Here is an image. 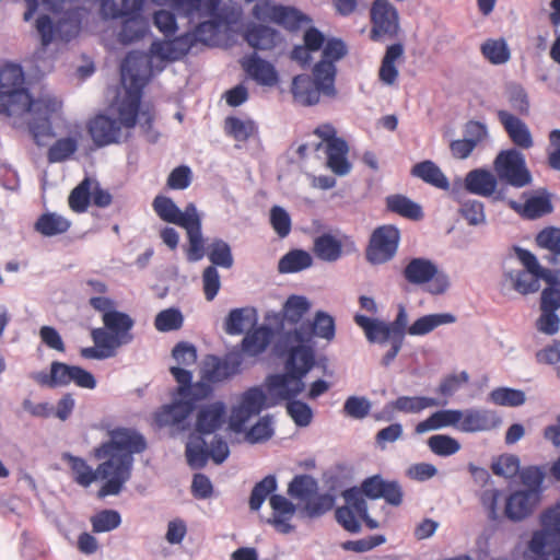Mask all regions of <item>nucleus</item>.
Segmentation results:
<instances>
[{
  "instance_id": "obj_41",
  "label": "nucleus",
  "mask_w": 560,
  "mask_h": 560,
  "mask_svg": "<svg viewBox=\"0 0 560 560\" xmlns=\"http://www.w3.org/2000/svg\"><path fill=\"white\" fill-rule=\"evenodd\" d=\"M313 252L317 258L325 261H336L342 255V243L329 233L314 240Z\"/></svg>"
},
{
  "instance_id": "obj_27",
  "label": "nucleus",
  "mask_w": 560,
  "mask_h": 560,
  "mask_svg": "<svg viewBox=\"0 0 560 560\" xmlns=\"http://www.w3.org/2000/svg\"><path fill=\"white\" fill-rule=\"evenodd\" d=\"M291 93L295 103L302 106H312L319 102L322 90L306 74L293 78Z\"/></svg>"
},
{
  "instance_id": "obj_42",
  "label": "nucleus",
  "mask_w": 560,
  "mask_h": 560,
  "mask_svg": "<svg viewBox=\"0 0 560 560\" xmlns=\"http://www.w3.org/2000/svg\"><path fill=\"white\" fill-rule=\"evenodd\" d=\"M240 361L221 360L212 358L211 363L203 372V380L211 383L222 382L240 371Z\"/></svg>"
},
{
  "instance_id": "obj_18",
  "label": "nucleus",
  "mask_w": 560,
  "mask_h": 560,
  "mask_svg": "<svg viewBox=\"0 0 560 560\" xmlns=\"http://www.w3.org/2000/svg\"><path fill=\"white\" fill-rule=\"evenodd\" d=\"M291 346L288 351V358L285 361V370L292 371L299 376L303 377L314 368L315 365V351L312 346L304 343H287Z\"/></svg>"
},
{
  "instance_id": "obj_23",
  "label": "nucleus",
  "mask_w": 560,
  "mask_h": 560,
  "mask_svg": "<svg viewBox=\"0 0 560 560\" xmlns=\"http://www.w3.org/2000/svg\"><path fill=\"white\" fill-rule=\"evenodd\" d=\"M272 509V518L269 523L282 534H288L293 530L290 524L291 518L295 513L294 504L281 494H272L269 499Z\"/></svg>"
},
{
  "instance_id": "obj_62",
  "label": "nucleus",
  "mask_w": 560,
  "mask_h": 560,
  "mask_svg": "<svg viewBox=\"0 0 560 560\" xmlns=\"http://www.w3.org/2000/svg\"><path fill=\"white\" fill-rule=\"evenodd\" d=\"M202 290L207 301L211 302L218 295L221 288V279L214 266H208L202 271Z\"/></svg>"
},
{
  "instance_id": "obj_1",
  "label": "nucleus",
  "mask_w": 560,
  "mask_h": 560,
  "mask_svg": "<svg viewBox=\"0 0 560 560\" xmlns=\"http://www.w3.org/2000/svg\"><path fill=\"white\" fill-rule=\"evenodd\" d=\"M147 60L136 51L128 52L120 65L124 95L107 113H101L89 119L86 130L96 148L128 142L138 121L149 131L152 128L154 113L150 108L141 109L142 90L147 84Z\"/></svg>"
},
{
  "instance_id": "obj_45",
  "label": "nucleus",
  "mask_w": 560,
  "mask_h": 560,
  "mask_svg": "<svg viewBox=\"0 0 560 560\" xmlns=\"http://www.w3.org/2000/svg\"><path fill=\"white\" fill-rule=\"evenodd\" d=\"M455 322V316L448 313L444 314H429L418 318L413 324H411L407 334L411 336H423L431 331H433L436 327L451 324Z\"/></svg>"
},
{
  "instance_id": "obj_59",
  "label": "nucleus",
  "mask_w": 560,
  "mask_h": 560,
  "mask_svg": "<svg viewBox=\"0 0 560 560\" xmlns=\"http://www.w3.org/2000/svg\"><path fill=\"white\" fill-rule=\"evenodd\" d=\"M277 488L276 478L271 475L266 476L262 480L257 482L252 490L249 498V508L253 511H258L267 497L271 494Z\"/></svg>"
},
{
  "instance_id": "obj_55",
  "label": "nucleus",
  "mask_w": 560,
  "mask_h": 560,
  "mask_svg": "<svg viewBox=\"0 0 560 560\" xmlns=\"http://www.w3.org/2000/svg\"><path fill=\"white\" fill-rule=\"evenodd\" d=\"M317 482L313 477L299 475L289 483L288 492L292 498L305 501L317 492Z\"/></svg>"
},
{
  "instance_id": "obj_44",
  "label": "nucleus",
  "mask_w": 560,
  "mask_h": 560,
  "mask_svg": "<svg viewBox=\"0 0 560 560\" xmlns=\"http://www.w3.org/2000/svg\"><path fill=\"white\" fill-rule=\"evenodd\" d=\"M207 254L211 265L225 269H230L234 265V258L231 246L221 238H214L205 249L203 255Z\"/></svg>"
},
{
  "instance_id": "obj_10",
  "label": "nucleus",
  "mask_w": 560,
  "mask_h": 560,
  "mask_svg": "<svg viewBox=\"0 0 560 560\" xmlns=\"http://www.w3.org/2000/svg\"><path fill=\"white\" fill-rule=\"evenodd\" d=\"M399 230L393 225L376 228L369 240L365 259L372 265H382L392 260L398 249Z\"/></svg>"
},
{
  "instance_id": "obj_63",
  "label": "nucleus",
  "mask_w": 560,
  "mask_h": 560,
  "mask_svg": "<svg viewBox=\"0 0 560 560\" xmlns=\"http://www.w3.org/2000/svg\"><path fill=\"white\" fill-rule=\"evenodd\" d=\"M287 412L298 427H307L313 419L311 407L301 400L288 401Z\"/></svg>"
},
{
  "instance_id": "obj_20",
  "label": "nucleus",
  "mask_w": 560,
  "mask_h": 560,
  "mask_svg": "<svg viewBox=\"0 0 560 560\" xmlns=\"http://www.w3.org/2000/svg\"><path fill=\"white\" fill-rule=\"evenodd\" d=\"M194 411L191 401L178 400L170 405H164L154 415V420L159 427L184 428L187 418Z\"/></svg>"
},
{
  "instance_id": "obj_33",
  "label": "nucleus",
  "mask_w": 560,
  "mask_h": 560,
  "mask_svg": "<svg viewBox=\"0 0 560 560\" xmlns=\"http://www.w3.org/2000/svg\"><path fill=\"white\" fill-rule=\"evenodd\" d=\"M413 177L420 178L424 183L442 189H450V182L441 168L432 161L425 160L415 164L410 171Z\"/></svg>"
},
{
  "instance_id": "obj_22",
  "label": "nucleus",
  "mask_w": 560,
  "mask_h": 560,
  "mask_svg": "<svg viewBox=\"0 0 560 560\" xmlns=\"http://www.w3.org/2000/svg\"><path fill=\"white\" fill-rule=\"evenodd\" d=\"M499 121L502 124L511 141L521 149H529L534 141L527 125L506 110H498Z\"/></svg>"
},
{
  "instance_id": "obj_25",
  "label": "nucleus",
  "mask_w": 560,
  "mask_h": 560,
  "mask_svg": "<svg viewBox=\"0 0 560 560\" xmlns=\"http://www.w3.org/2000/svg\"><path fill=\"white\" fill-rule=\"evenodd\" d=\"M225 405L215 401L199 410L196 421V431L200 434H210L221 428L225 419Z\"/></svg>"
},
{
  "instance_id": "obj_13",
  "label": "nucleus",
  "mask_w": 560,
  "mask_h": 560,
  "mask_svg": "<svg viewBox=\"0 0 560 560\" xmlns=\"http://www.w3.org/2000/svg\"><path fill=\"white\" fill-rule=\"evenodd\" d=\"M267 396L264 390L254 386L245 390L238 405L234 406L230 413L229 424L234 432H242L250 418L260 413L266 407Z\"/></svg>"
},
{
  "instance_id": "obj_47",
  "label": "nucleus",
  "mask_w": 560,
  "mask_h": 560,
  "mask_svg": "<svg viewBox=\"0 0 560 560\" xmlns=\"http://www.w3.org/2000/svg\"><path fill=\"white\" fill-rule=\"evenodd\" d=\"M310 22L311 19L299 9L280 4L275 24L288 31H298Z\"/></svg>"
},
{
  "instance_id": "obj_46",
  "label": "nucleus",
  "mask_w": 560,
  "mask_h": 560,
  "mask_svg": "<svg viewBox=\"0 0 560 560\" xmlns=\"http://www.w3.org/2000/svg\"><path fill=\"white\" fill-rule=\"evenodd\" d=\"M386 206L390 212L400 217L420 220L423 217L421 207L402 195H392L386 198Z\"/></svg>"
},
{
  "instance_id": "obj_53",
  "label": "nucleus",
  "mask_w": 560,
  "mask_h": 560,
  "mask_svg": "<svg viewBox=\"0 0 560 560\" xmlns=\"http://www.w3.org/2000/svg\"><path fill=\"white\" fill-rule=\"evenodd\" d=\"M552 211L549 195L546 192L529 197L520 211L524 218L537 219Z\"/></svg>"
},
{
  "instance_id": "obj_5",
  "label": "nucleus",
  "mask_w": 560,
  "mask_h": 560,
  "mask_svg": "<svg viewBox=\"0 0 560 560\" xmlns=\"http://www.w3.org/2000/svg\"><path fill=\"white\" fill-rule=\"evenodd\" d=\"M26 10L23 14V21L30 22L39 8L38 0H24ZM74 0H42V4L54 15L57 20L54 21L48 14H40L34 23V28L39 39V52H45L46 49L55 43H69L78 36L81 30V8L73 5Z\"/></svg>"
},
{
  "instance_id": "obj_29",
  "label": "nucleus",
  "mask_w": 560,
  "mask_h": 560,
  "mask_svg": "<svg viewBox=\"0 0 560 560\" xmlns=\"http://www.w3.org/2000/svg\"><path fill=\"white\" fill-rule=\"evenodd\" d=\"M465 187L471 194L490 197L497 191L498 178L487 170H472L465 177Z\"/></svg>"
},
{
  "instance_id": "obj_36",
  "label": "nucleus",
  "mask_w": 560,
  "mask_h": 560,
  "mask_svg": "<svg viewBox=\"0 0 560 560\" xmlns=\"http://www.w3.org/2000/svg\"><path fill=\"white\" fill-rule=\"evenodd\" d=\"M278 36L276 30L262 24H255L246 30L244 39L255 49L269 50L276 46Z\"/></svg>"
},
{
  "instance_id": "obj_4",
  "label": "nucleus",
  "mask_w": 560,
  "mask_h": 560,
  "mask_svg": "<svg viewBox=\"0 0 560 560\" xmlns=\"http://www.w3.org/2000/svg\"><path fill=\"white\" fill-rule=\"evenodd\" d=\"M364 497L376 500L384 499L393 506L402 503L404 492L401 486L395 480H385L380 475L365 478L360 488L353 487L343 492L345 506L336 510L337 522L349 533L355 534L361 529L363 521L370 529H375L380 524L368 513V504Z\"/></svg>"
},
{
  "instance_id": "obj_52",
  "label": "nucleus",
  "mask_w": 560,
  "mask_h": 560,
  "mask_svg": "<svg viewBox=\"0 0 560 560\" xmlns=\"http://www.w3.org/2000/svg\"><path fill=\"white\" fill-rule=\"evenodd\" d=\"M488 412L468 409L463 411L457 429L463 432L483 431L490 428Z\"/></svg>"
},
{
  "instance_id": "obj_3",
  "label": "nucleus",
  "mask_w": 560,
  "mask_h": 560,
  "mask_svg": "<svg viewBox=\"0 0 560 560\" xmlns=\"http://www.w3.org/2000/svg\"><path fill=\"white\" fill-rule=\"evenodd\" d=\"M24 72L15 63L0 66V114L8 117H22L30 114L28 130L38 147L54 138L52 115L60 108V103L51 97L33 100L23 86Z\"/></svg>"
},
{
  "instance_id": "obj_24",
  "label": "nucleus",
  "mask_w": 560,
  "mask_h": 560,
  "mask_svg": "<svg viewBox=\"0 0 560 560\" xmlns=\"http://www.w3.org/2000/svg\"><path fill=\"white\" fill-rule=\"evenodd\" d=\"M326 154V166L336 175L345 176L351 171V163L348 160L349 145L345 139L335 140L324 148Z\"/></svg>"
},
{
  "instance_id": "obj_34",
  "label": "nucleus",
  "mask_w": 560,
  "mask_h": 560,
  "mask_svg": "<svg viewBox=\"0 0 560 560\" xmlns=\"http://www.w3.org/2000/svg\"><path fill=\"white\" fill-rule=\"evenodd\" d=\"M201 21L190 34L192 37V45L200 42L206 45H214L219 40L221 28L229 24L228 18H206Z\"/></svg>"
},
{
  "instance_id": "obj_61",
  "label": "nucleus",
  "mask_w": 560,
  "mask_h": 560,
  "mask_svg": "<svg viewBox=\"0 0 560 560\" xmlns=\"http://www.w3.org/2000/svg\"><path fill=\"white\" fill-rule=\"evenodd\" d=\"M490 398L492 402L499 406L517 407L525 402L524 392L506 387L493 389Z\"/></svg>"
},
{
  "instance_id": "obj_32",
  "label": "nucleus",
  "mask_w": 560,
  "mask_h": 560,
  "mask_svg": "<svg viewBox=\"0 0 560 560\" xmlns=\"http://www.w3.org/2000/svg\"><path fill=\"white\" fill-rule=\"evenodd\" d=\"M404 46L400 43L387 46L378 70L380 80L386 85H393L398 78L396 62L404 57Z\"/></svg>"
},
{
  "instance_id": "obj_48",
  "label": "nucleus",
  "mask_w": 560,
  "mask_h": 560,
  "mask_svg": "<svg viewBox=\"0 0 560 560\" xmlns=\"http://www.w3.org/2000/svg\"><path fill=\"white\" fill-rule=\"evenodd\" d=\"M482 56L492 65H503L511 58V51L503 38L487 39L480 47Z\"/></svg>"
},
{
  "instance_id": "obj_31",
  "label": "nucleus",
  "mask_w": 560,
  "mask_h": 560,
  "mask_svg": "<svg viewBox=\"0 0 560 560\" xmlns=\"http://www.w3.org/2000/svg\"><path fill=\"white\" fill-rule=\"evenodd\" d=\"M354 323L363 329L366 339L370 342L384 343L387 340H394L395 336L387 323L370 318L365 315H354Z\"/></svg>"
},
{
  "instance_id": "obj_17",
  "label": "nucleus",
  "mask_w": 560,
  "mask_h": 560,
  "mask_svg": "<svg viewBox=\"0 0 560 560\" xmlns=\"http://www.w3.org/2000/svg\"><path fill=\"white\" fill-rule=\"evenodd\" d=\"M192 47V37L184 34L168 40H154L150 54L162 61H175L186 56Z\"/></svg>"
},
{
  "instance_id": "obj_7",
  "label": "nucleus",
  "mask_w": 560,
  "mask_h": 560,
  "mask_svg": "<svg viewBox=\"0 0 560 560\" xmlns=\"http://www.w3.org/2000/svg\"><path fill=\"white\" fill-rule=\"evenodd\" d=\"M104 327L94 328L91 331L92 339L102 346L114 348L128 345L133 340L131 332L135 320L130 315L120 311L105 312L102 314Z\"/></svg>"
},
{
  "instance_id": "obj_12",
  "label": "nucleus",
  "mask_w": 560,
  "mask_h": 560,
  "mask_svg": "<svg viewBox=\"0 0 560 560\" xmlns=\"http://www.w3.org/2000/svg\"><path fill=\"white\" fill-rule=\"evenodd\" d=\"M335 319L329 314L318 311L312 323H302L300 327L283 334L287 343L310 342L313 337L331 341L335 337Z\"/></svg>"
},
{
  "instance_id": "obj_8",
  "label": "nucleus",
  "mask_w": 560,
  "mask_h": 560,
  "mask_svg": "<svg viewBox=\"0 0 560 560\" xmlns=\"http://www.w3.org/2000/svg\"><path fill=\"white\" fill-rule=\"evenodd\" d=\"M401 273L410 284H428V292L433 295L445 293L450 287L447 275L440 271L438 266L428 258H411L404 267Z\"/></svg>"
},
{
  "instance_id": "obj_58",
  "label": "nucleus",
  "mask_w": 560,
  "mask_h": 560,
  "mask_svg": "<svg viewBox=\"0 0 560 560\" xmlns=\"http://www.w3.org/2000/svg\"><path fill=\"white\" fill-rule=\"evenodd\" d=\"M428 446L438 456H451L460 450L459 442L446 434H435L429 438Z\"/></svg>"
},
{
  "instance_id": "obj_43",
  "label": "nucleus",
  "mask_w": 560,
  "mask_h": 560,
  "mask_svg": "<svg viewBox=\"0 0 560 560\" xmlns=\"http://www.w3.org/2000/svg\"><path fill=\"white\" fill-rule=\"evenodd\" d=\"M255 310L249 307L233 308L224 322V330L228 335L237 336L255 322Z\"/></svg>"
},
{
  "instance_id": "obj_19",
  "label": "nucleus",
  "mask_w": 560,
  "mask_h": 560,
  "mask_svg": "<svg viewBox=\"0 0 560 560\" xmlns=\"http://www.w3.org/2000/svg\"><path fill=\"white\" fill-rule=\"evenodd\" d=\"M241 66L249 78L264 86H273L278 82V73L269 61L252 54L241 60Z\"/></svg>"
},
{
  "instance_id": "obj_40",
  "label": "nucleus",
  "mask_w": 560,
  "mask_h": 560,
  "mask_svg": "<svg viewBox=\"0 0 560 560\" xmlns=\"http://www.w3.org/2000/svg\"><path fill=\"white\" fill-rule=\"evenodd\" d=\"M223 128L226 136L238 142H246L258 132L254 120L249 118L242 119L236 116H228L224 119Z\"/></svg>"
},
{
  "instance_id": "obj_15",
  "label": "nucleus",
  "mask_w": 560,
  "mask_h": 560,
  "mask_svg": "<svg viewBox=\"0 0 560 560\" xmlns=\"http://www.w3.org/2000/svg\"><path fill=\"white\" fill-rule=\"evenodd\" d=\"M542 530L534 533L529 549L537 556H547L551 535L560 537V504L546 510L540 517Z\"/></svg>"
},
{
  "instance_id": "obj_60",
  "label": "nucleus",
  "mask_w": 560,
  "mask_h": 560,
  "mask_svg": "<svg viewBox=\"0 0 560 560\" xmlns=\"http://www.w3.org/2000/svg\"><path fill=\"white\" fill-rule=\"evenodd\" d=\"M183 322V315L177 308H167L155 316L154 327L159 331L166 332L179 329Z\"/></svg>"
},
{
  "instance_id": "obj_21",
  "label": "nucleus",
  "mask_w": 560,
  "mask_h": 560,
  "mask_svg": "<svg viewBox=\"0 0 560 560\" xmlns=\"http://www.w3.org/2000/svg\"><path fill=\"white\" fill-rule=\"evenodd\" d=\"M120 28L117 33V40L122 45H129L144 38L150 31L149 20L139 12L119 19Z\"/></svg>"
},
{
  "instance_id": "obj_64",
  "label": "nucleus",
  "mask_w": 560,
  "mask_h": 560,
  "mask_svg": "<svg viewBox=\"0 0 560 560\" xmlns=\"http://www.w3.org/2000/svg\"><path fill=\"white\" fill-rule=\"evenodd\" d=\"M536 243L553 255H560V229L550 226L541 230L536 236Z\"/></svg>"
},
{
  "instance_id": "obj_37",
  "label": "nucleus",
  "mask_w": 560,
  "mask_h": 560,
  "mask_svg": "<svg viewBox=\"0 0 560 560\" xmlns=\"http://www.w3.org/2000/svg\"><path fill=\"white\" fill-rule=\"evenodd\" d=\"M336 65L329 60H319L313 68V81L322 90V93L329 97L337 94L335 88Z\"/></svg>"
},
{
  "instance_id": "obj_9",
  "label": "nucleus",
  "mask_w": 560,
  "mask_h": 560,
  "mask_svg": "<svg viewBox=\"0 0 560 560\" xmlns=\"http://www.w3.org/2000/svg\"><path fill=\"white\" fill-rule=\"evenodd\" d=\"M493 165L498 178L508 185L522 188L532 180L525 159L516 149L501 151Z\"/></svg>"
},
{
  "instance_id": "obj_49",
  "label": "nucleus",
  "mask_w": 560,
  "mask_h": 560,
  "mask_svg": "<svg viewBox=\"0 0 560 560\" xmlns=\"http://www.w3.org/2000/svg\"><path fill=\"white\" fill-rule=\"evenodd\" d=\"M311 303L305 296L291 295L283 305V319L290 324H299L305 314L308 313Z\"/></svg>"
},
{
  "instance_id": "obj_39",
  "label": "nucleus",
  "mask_w": 560,
  "mask_h": 560,
  "mask_svg": "<svg viewBox=\"0 0 560 560\" xmlns=\"http://www.w3.org/2000/svg\"><path fill=\"white\" fill-rule=\"evenodd\" d=\"M70 369L71 365L67 363L54 361L50 364L49 373H36L33 375V380L39 385L50 388L66 387L69 385Z\"/></svg>"
},
{
  "instance_id": "obj_38",
  "label": "nucleus",
  "mask_w": 560,
  "mask_h": 560,
  "mask_svg": "<svg viewBox=\"0 0 560 560\" xmlns=\"http://www.w3.org/2000/svg\"><path fill=\"white\" fill-rule=\"evenodd\" d=\"M81 132L56 140L47 151V161L50 164L68 161L78 151Z\"/></svg>"
},
{
  "instance_id": "obj_11",
  "label": "nucleus",
  "mask_w": 560,
  "mask_h": 560,
  "mask_svg": "<svg viewBox=\"0 0 560 560\" xmlns=\"http://www.w3.org/2000/svg\"><path fill=\"white\" fill-rule=\"evenodd\" d=\"M370 38L373 42L393 39L398 35V11L388 0H374L370 9Z\"/></svg>"
},
{
  "instance_id": "obj_50",
  "label": "nucleus",
  "mask_w": 560,
  "mask_h": 560,
  "mask_svg": "<svg viewBox=\"0 0 560 560\" xmlns=\"http://www.w3.org/2000/svg\"><path fill=\"white\" fill-rule=\"evenodd\" d=\"M311 255L302 249H294L285 254L279 261V271L282 273L298 272L311 267Z\"/></svg>"
},
{
  "instance_id": "obj_6",
  "label": "nucleus",
  "mask_w": 560,
  "mask_h": 560,
  "mask_svg": "<svg viewBox=\"0 0 560 560\" xmlns=\"http://www.w3.org/2000/svg\"><path fill=\"white\" fill-rule=\"evenodd\" d=\"M152 207L158 217L167 223L176 224L185 229L189 246L186 255L189 261H198L203 258V237L201 231V218L194 203H188L182 211L175 202L166 196L159 195L154 198Z\"/></svg>"
},
{
  "instance_id": "obj_30",
  "label": "nucleus",
  "mask_w": 560,
  "mask_h": 560,
  "mask_svg": "<svg viewBox=\"0 0 560 560\" xmlns=\"http://www.w3.org/2000/svg\"><path fill=\"white\" fill-rule=\"evenodd\" d=\"M536 495L529 491H515L505 502V515L511 521H521L527 517L534 509Z\"/></svg>"
},
{
  "instance_id": "obj_28",
  "label": "nucleus",
  "mask_w": 560,
  "mask_h": 560,
  "mask_svg": "<svg viewBox=\"0 0 560 560\" xmlns=\"http://www.w3.org/2000/svg\"><path fill=\"white\" fill-rule=\"evenodd\" d=\"M145 0H101L100 13L104 20H118L143 12Z\"/></svg>"
},
{
  "instance_id": "obj_54",
  "label": "nucleus",
  "mask_w": 560,
  "mask_h": 560,
  "mask_svg": "<svg viewBox=\"0 0 560 560\" xmlns=\"http://www.w3.org/2000/svg\"><path fill=\"white\" fill-rule=\"evenodd\" d=\"M186 457L192 468L200 469L206 466L209 458V448L203 438L196 436L187 443Z\"/></svg>"
},
{
  "instance_id": "obj_26",
  "label": "nucleus",
  "mask_w": 560,
  "mask_h": 560,
  "mask_svg": "<svg viewBox=\"0 0 560 560\" xmlns=\"http://www.w3.org/2000/svg\"><path fill=\"white\" fill-rule=\"evenodd\" d=\"M273 337L269 326L261 325L245 335L241 342V351L247 357H257L266 351Z\"/></svg>"
},
{
  "instance_id": "obj_56",
  "label": "nucleus",
  "mask_w": 560,
  "mask_h": 560,
  "mask_svg": "<svg viewBox=\"0 0 560 560\" xmlns=\"http://www.w3.org/2000/svg\"><path fill=\"white\" fill-rule=\"evenodd\" d=\"M439 405L440 402L434 398L419 396H400L392 402L394 409L406 413H418L425 408Z\"/></svg>"
},
{
  "instance_id": "obj_2",
  "label": "nucleus",
  "mask_w": 560,
  "mask_h": 560,
  "mask_svg": "<svg viewBox=\"0 0 560 560\" xmlns=\"http://www.w3.org/2000/svg\"><path fill=\"white\" fill-rule=\"evenodd\" d=\"M108 440L92 451V456L101 463L93 469L84 458L66 454L74 482L88 488L98 478L105 482L100 488V498L119 494L131 478L133 456L147 450L145 438L136 429L115 427L107 429Z\"/></svg>"
},
{
  "instance_id": "obj_16",
  "label": "nucleus",
  "mask_w": 560,
  "mask_h": 560,
  "mask_svg": "<svg viewBox=\"0 0 560 560\" xmlns=\"http://www.w3.org/2000/svg\"><path fill=\"white\" fill-rule=\"evenodd\" d=\"M268 393L280 399L291 401L299 396L305 388L303 377L292 371L281 374H271L266 378Z\"/></svg>"
},
{
  "instance_id": "obj_57",
  "label": "nucleus",
  "mask_w": 560,
  "mask_h": 560,
  "mask_svg": "<svg viewBox=\"0 0 560 560\" xmlns=\"http://www.w3.org/2000/svg\"><path fill=\"white\" fill-rule=\"evenodd\" d=\"M93 533H105L116 529L121 523V516L116 510H102L90 518Z\"/></svg>"
},
{
  "instance_id": "obj_14",
  "label": "nucleus",
  "mask_w": 560,
  "mask_h": 560,
  "mask_svg": "<svg viewBox=\"0 0 560 560\" xmlns=\"http://www.w3.org/2000/svg\"><path fill=\"white\" fill-rule=\"evenodd\" d=\"M156 5L170 7L189 19L228 18L221 0H153Z\"/></svg>"
},
{
  "instance_id": "obj_35",
  "label": "nucleus",
  "mask_w": 560,
  "mask_h": 560,
  "mask_svg": "<svg viewBox=\"0 0 560 560\" xmlns=\"http://www.w3.org/2000/svg\"><path fill=\"white\" fill-rule=\"evenodd\" d=\"M70 226V220L56 212H45L34 223V230L45 237L63 234Z\"/></svg>"
},
{
  "instance_id": "obj_51",
  "label": "nucleus",
  "mask_w": 560,
  "mask_h": 560,
  "mask_svg": "<svg viewBox=\"0 0 560 560\" xmlns=\"http://www.w3.org/2000/svg\"><path fill=\"white\" fill-rule=\"evenodd\" d=\"M92 180L85 177L77 187H74L68 198L69 207L77 213L88 210L92 198Z\"/></svg>"
}]
</instances>
